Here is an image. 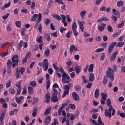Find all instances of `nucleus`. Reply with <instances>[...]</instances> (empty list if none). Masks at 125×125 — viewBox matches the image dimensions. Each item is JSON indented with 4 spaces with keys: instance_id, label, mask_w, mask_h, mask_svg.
Instances as JSON below:
<instances>
[{
    "instance_id": "obj_6",
    "label": "nucleus",
    "mask_w": 125,
    "mask_h": 125,
    "mask_svg": "<svg viewBox=\"0 0 125 125\" xmlns=\"http://www.w3.org/2000/svg\"><path fill=\"white\" fill-rule=\"evenodd\" d=\"M107 76L111 81H114V70H113L111 67L108 68V71L107 72Z\"/></svg>"
},
{
    "instance_id": "obj_16",
    "label": "nucleus",
    "mask_w": 125,
    "mask_h": 125,
    "mask_svg": "<svg viewBox=\"0 0 125 125\" xmlns=\"http://www.w3.org/2000/svg\"><path fill=\"white\" fill-rule=\"evenodd\" d=\"M45 98L46 99L45 101L46 103H49V102H50V98H51L50 94H49V93H47L45 94Z\"/></svg>"
},
{
    "instance_id": "obj_57",
    "label": "nucleus",
    "mask_w": 125,
    "mask_h": 125,
    "mask_svg": "<svg viewBox=\"0 0 125 125\" xmlns=\"http://www.w3.org/2000/svg\"><path fill=\"white\" fill-rule=\"evenodd\" d=\"M20 72H21V74L23 75L25 72V68L21 67L20 68Z\"/></svg>"
},
{
    "instance_id": "obj_39",
    "label": "nucleus",
    "mask_w": 125,
    "mask_h": 125,
    "mask_svg": "<svg viewBox=\"0 0 125 125\" xmlns=\"http://www.w3.org/2000/svg\"><path fill=\"white\" fill-rule=\"evenodd\" d=\"M50 55V51L49 49H46L44 52V56H49Z\"/></svg>"
},
{
    "instance_id": "obj_23",
    "label": "nucleus",
    "mask_w": 125,
    "mask_h": 125,
    "mask_svg": "<svg viewBox=\"0 0 125 125\" xmlns=\"http://www.w3.org/2000/svg\"><path fill=\"white\" fill-rule=\"evenodd\" d=\"M89 80L90 82H93L94 81V74L93 73H89Z\"/></svg>"
},
{
    "instance_id": "obj_24",
    "label": "nucleus",
    "mask_w": 125,
    "mask_h": 125,
    "mask_svg": "<svg viewBox=\"0 0 125 125\" xmlns=\"http://www.w3.org/2000/svg\"><path fill=\"white\" fill-rule=\"evenodd\" d=\"M20 73V71L19 70V69L16 68V78L17 79H20L21 78V76L19 75V74Z\"/></svg>"
},
{
    "instance_id": "obj_15",
    "label": "nucleus",
    "mask_w": 125,
    "mask_h": 125,
    "mask_svg": "<svg viewBox=\"0 0 125 125\" xmlns=\"http://www.w3.org/2000/svg\"><path fill=\"white\" fill-rule=\"evenodd\" d=\"M37 113H38V107L35 106L33 109L32 117L33 118L37 117Z\"/></svg>"
},
{
    "instance_id": "obj_8",
    "label": "nucleus",
    "mask_w": 125,
    "mask_h": 125,
    "mask_svg": "<svg viewBox=\"0 0 125 125\" xmlns=\"http://www.w3.org/2000/svg\"><path fill=\"white\" fill-rule=\"evenodd\" d=\"M77 22H74L72 26V30L73 32L74 36H78V35H79V33L77 32Z\"/></svg>"
},
{
    "instance_id": "obj_56",
    "label": "nucleus",
    "mask_w": 125,
    "mask_h": 125,
    "mask_svg": "<svg viewBox=\"0 0 125 125\" xmlns=\"http://www.w3.org/2000/svg\"><path fill=\"white\" fill-rule=\"evenodd\" d=\"M82 81L84 83H88V81H86L85 77L84 76L82 75Z\"/></svg>"
},
{
    "instance_id": "obj_41",
    "label": "nucleus",
    "mask_w": 125,
    "mask_h": 125,
    "mask_svg": "<svg viewBox=\"0 0 125 125\" xmlns=\"http://www.w3.org/2000/svg\"><path fill=\"white\" fill-rule=\"evenodd\" d=\"M37 41L38 43H42V36H39V37L37 39Z\"/></svg>"
},
{
    "instance_id": "obj_26",
    "label": "nucleus",
    "mask_w": 125,
    "mask_h": 125,
    "mask_svg": "<svg viewBox=\"0 0 125 125\" xmlns=\"http://www.w3.org/2000/svg\"><path fill=\"white\" fill-rule=\"evenodd\" d=\"M85 14H86V11H82L80 12L81 18L83 20L84 19V16H85Z\"/></svg>"
},
{
    "instance_id": "obj_32",
    "label": "nucleus",
    "mask_w": 125,
    "mask_h": 125,
    "mask_svg": "<svg viewBox=\"0 0 125 125\" xmlns=\"http://www.w3.org/2000/svg\"><path fill=\"white\" fill-rule=\"evenodd\" d=\"M52 17H53V18H55V19H57V20H61V19H62L60 16L55 14L52 15Z\"/></svg>"
},
{
    "instance_id": "obj_37",
    "label": "nucleus",
    "mask_w": 125,
    "mask_h": 125,
    "mask_svg": "<svg viewBox=\"0 0 125 125\" xmlns=\"http://www.w3.org/2000/svg\"><path fill=\"white\" fill-rule=\"evenodd\" d=\"M7 65L8 69H11V66H12V62H11L10 60H8Z\"/></svg>"
},
{
    "instance_id": "obj_34",
    "label": "nucleus",
    "mask_w": 125,
    "mask_h": 125,
    "mask_svg": "<svg viewBox=\"0 0 125 125\" xmlns=\"http://www.w3.org/2000/svg\"><path fill=\"white\" fill-rule=\"evenodd\" d=\"M30 85L32 87H36L37 86V82L35 81H32L30 83Z\"/></svg>"
},
{
    "instance_id": "obj_49",
    "label": "nucleus",
    "mask_w": 125,
    "mask_h": 125,
    "mask_svg": "<svg viewBox=\"0 0 125 125\" xmlns=\"http://www.w3.org/2000/svg\"><path fill=\"white\" fill-rule=\"evenodd\" d=\"M58 71H59V72H60V73L62 74V75L66 74V73L64 71V69H63V68H62V67H60V68H59Z\"/></svg>"
},
{
    "instance_id": "obj_45",
    "label": "nucleus",
    "mask_w": 125,
    "mask_h": 125,
    "mask_svg": "<svg viewBox=\"0 0 125 125\" xmlns=\"http://www.w3.org/2000/svg\"><path fill=\"white\" fill-rule=\"evenodd\" d=\"M117 5L118 7H121V6L124 5V2H123V1H119L117 2Z\"/></svg>"
},
{
    "instance_id": "obj_25",
    "label": "nucleus",
    "mask_w": 125,
    "mask_h": 125,
    "mask_svg": "<svg viewBox=\"0 0 125 125\" xmlns=\"http://www.w3.org/2000/svg\"><path fill=\"white\" fill-rule=\"evenodd\" d=\"M49 65L48 60L47 59H44L42 63V66H46Z\"/></svg>"
},
{
    "instance_id": "obj_28",
    "label": "nucleus",
    "mask_w": 125,
    "mask_h": 125,
    "mask_svg": "<svg viewBox=\"0 0 125 125\" xmlns=\"http://www.w3.org/2000/svg\"><path fill=\"white\" fill-rule=\"evenodd\" d=\"M102 96V99L105 100L107 99V97H108V94L106 93H102L101 94Z\"/></svg>"
},
{
    "instance_id": "obj_43",
    "label": "nucleus",
    "mask_w": 125,
    "mask_h": 125,
    "mask_svg": "<svg viewBox=\"0 0 125 125\" xmlns=\"http://www.w3.org/2000/svg\"><path fill=\"white\" fill-rule=\"evenodd\" d=\"M15 25L17 28H20L21 27V21H16L15 22Z\"/></svg>"
},
{
    "instance_id": "obj_38",
    "label": "nucleus",
    "mask_w": 125,
    "mask_h": 125,
    "mask_svg": "<svg viewBox=\"0 0 125 125\" xmlns=\"http://www.w3.org/2000/svg\"><path fill=\"white\" fill-rule=\"evenodd\" d=\"M28 89L29 94H33V93H34V88H33L32 87L29 86Z\"/></svg>"
},
{
    "instance_id": "obj_58",
    "label": "nucleus",
    "mask_w": 125,
    "mask_h": 125,
    "mask_svg": "<svg viewBox=\"0 0 125 125\" xmlns=\"http://www.w3.org/2000/svg\"><path fill=\"white\" fill-rule=\"evenodd\" d=\"M94 39L93 38H89V39L88 38H87L85 39V42H92V41H93Z\"/></svg>"
},
{
    "instance_id": "obj_35",
    "label": "nucleus",
    "mask_w": 125,
    "mask_h": 125,
    "mask_svg": "<svg viewBox=\"0 0 125 125\" xmlns=\"http://www.w3.org/2000/svg\"><path fill=\"white\" fill-rule=\"evenodd\" d=\"M94 68V66L93 65V64H91L89 65V68L88 69V72L92 73V72H93V69Z\"/></svg>"
},
{
    "instance_id": "obj_54",
    "label": "nucleus",
    "mask_w": 125,
    "mask_h": 125,
    "mask_svg": "<svg viewBox=\"0 0 125 125\" xmlns=\"http://www.w3.org/2000/svg\"><path fill=\"white\" fill-rule=\"evenodd\" d=\"M118 115H119V116H120V117H121V118H125V114L124 113H120V111H118L117 112Z\"/></svg>"
},
{
    "instance_id": "obj_60",
    "label": "nucleus",
    "mask_w": 125,
    "mask_h": 125,
    "mask_svg": "<svg viewBox=\"0 0 125 125\" xmlns=\"http://www.w3.org/2000/svg\"><path fill=\"white\" fill-rule=\"evenodd\" d=\"M48 73L49 74V75H52V74H53V70L52 68H49L48 70Z\"/></svg>"
},
{
    "instance_id": "obj_51",
    "label": "nucleus",
    "mask_w": 125,
    "mask_h": 125,
    "mask_svg": "<svg viewBox=\"0 0 125 125\" xmlns=\"http://www.w3.org/2000/svg\"><path fill=\"white\" fill-rule=\"evenodd\" d=\"M104 49L105 48H98L95 50V52H97V53H98L99 52H101L102 51H104Z\"/></svg>"
},
{
    "instance_id": "obj_44",
    "label": "nucleus",
    "mask_w": 125,
    "mask_h": 125,
    "mask_svg": "<svg viewBox=\"0 0 125 125\" xmlns=\"http://www.w3.org/2000/svg\"><path fill=\"white\" fill-rule=\"evenodd\" d=\"M108 82V80L107 79V76H104V80L103 81V83L104 84V85H106L107 84V83Z\"/></svg>"
},
{
    "instance_id": "obj_19",
    "label": "nucleus",
    "mask_w": 125,
    "mask_h": 125,
    "mask_svg": "<svg viewBox=\"0 0 125 125\" xmlns=\"http://www.w3.org/2000/svg\"><path fill=\"white\" fill-rule=\"evenodd\" d=\"M23 44H24V41L21 40L18 44L17 48L20 50L22 48V46H23Z\"/></svg>"
},
{
    "instance_id": "obj_61",
    "label": "nucleus",
    "mask_w": 125,
    "mask_h": 125,
    "mask_svg": "<svg viewBox=\"0 0 125 125\" xmlns=\"http://www.w3.org/2000/svg\"><path fill=\"white\" fill-rule=\"evenodd\" d=\"M91 122L93 123L95 125H99V123L96 122V121L92 119H90Z\"/></svg>"
},
{
    "instance_id": "obj_30",
    "label": "nucleus",
    "mask_w": 125,
    "mask_h": 125,
    "mask_svg": "<svg viewBox=\"0 0 125 125\" xmlns=\"http://www.w3.org/2000/svg\"><path fill=\"white\" fill-rule=\"evenodd\" d=\"M59 90L60 91H61V90H60V89H57L56 88H54L53 89V92L54 94H55V95H59L60 93L59 92Z\"/></svg>"
},
{
    "instance_id": "obj_42",
    "label": "nucleus",
    "mask_w": 125,
    "mask_h": 125,
    "mask_svg": "<svg viewBox=\"0 0 125 125\" xmlns=\"http://www.w3.org/2000/svg\"><path fill=\"white\" fill-rule=\"evenodd\" d=\"M44 22L46 26H47L50 23V19L48 18L45 19Z\"/></svg>"
},
{
    "instance_id": "obj_47",
    "label": "nucleus",
    "mask_w": 125,
    "mask_h": 125,
    "mask_svg": "<svg viewBox=\"0 0 125 125\" xmlns=\"http://www.w3.org/2000/svg\"><path fill=\"white\" fill-rule=\"evenodd\" d=\"M98 122L99 125H104V123L102 122L101 121V117H100V116L98 117Z\"/></svg>"
},
{
    "instance_id": "obj_20",
    "label": "nucleus",
    "mask_w": 125,
    "mask_h": 125,
    "mask_svg": "<svg viewBox=\"0 0 125 125\" xmlns=\"http://www.w3.org/2000/svg\"><path fill=\"white\" fill-rule=\"evenodd\" d=\"M39 103V98L36 97H33V101L31 104V105H37Z\"/></svg>"
},
{
    "instance_id": "obj_1",
    "label": "nucleus",
    "mask_w": 125,
    "mask_h": 125,
    "mask_svg": "<svg viewBox=\"0 0 125 125\" xmlns=\"http://www.w3.org/2000/svg\"><path fill=\"white\" fill-rule=\"evenodd\" d=\"M116 114V110L113 108L112 105L109 106V109H105V116L108 118H111L112 116H114Z\"/></svg>"
},
{
    "instance_id": "obj_10",
    "label": "nucleus",
    "mask_w": 125,
    "mask_h": 125,
    "mask_svg": "<svg viewBox=\"0 0 125 125\" xmlns=\"http://www.w3.org/2000/svg\"><path fill=\"white\" fill-rule=\"evenodd\" d=\"M72 97L75 101H80V96L76 92L72 93Z\"/></svg>"
},
{
    "instance_id": "obj_27",
    "label": "nucleus",
    "mask_w": 125,
    "mask_h": 125,
    "mask_svg": "<svg viewBox=\"0 0 125 125\" xmlns=\"http://www.w3.org/2000/svg\"><path fill=\"white\" fill-rule=\"evenodd\" d=\"M9 44V42L6 41L5 43H3L0 44V48H3V47H5Z\"/></svg>"
},
{
    "instance_id": "obj_11",
    "label": "nucleus",
    "mask_w": 125,
    "mask_h": 125,
    "mask_svg": "<svg viewBox=\"0 0 125 125\" xmlns=\"http://www.w3.org/2000/svg\"><path fill=\"white\" fill-rule=\"evenodd\" d=\"M84 24H85L84 23V21H81L78 22V24L79 26V28L81 31V32H84Z\"/></svg>"
},
{
    "instance_id": "obj_29",
    "label": "nucleus",
    "mask_w": 125,
    "mask_h": 125,
    "mask_svg": "<svg viewBox=\"0 0 125 125\" xmlns=\"http://www.w3.org/2000/svg\"><path fill=\"white\" fill-rule=\"evenodd\" d=\"M95 98H98L99 97V89H96L94 93Z\"/></svg>"
},
{
    "instance_id": "obj_13",
    "label": "nucleus",
    "mask_w": 125,
    "mask_h": 125,
    "mask_svg": "<svg viewBox=\"0 0 125 125\" xmlns=\"http://www.w3.org/2000/svg\"><path fill=\"white\" fill-rule=\"evenodd\" d=\"M51 100L52 102H58V98L57 97V96H56L54 93L52 94V96L51 98Z\"/></svg>"
},
{
    "instance_id": "obj_31",
    "label": "nucleus",
    "mask_w": 125,
    "mask_h": 125,
    "mask_svg": "<svg viewBox=\"0 0 125 125\" xmlns=\"http://www.w3.org/2000/svg\"><path fill=\"white\" fill-rule=\"evenodd\" d=\"M11 4V3L10 2H9L8 3L5 4L4 6H2L1 8V10H4V9H5V8H7L9 7V6H10Z\"/></svg>"
},
{
    "instance_id": "obj_22",
    "label": "nucleus",
    "mask_w": 125,
    "mask_h": 125,
    "mask_svg": "<svg viewBox=\"0 0 125 125\" xmlns=\"http://www.w3.org/2000/svg\"><path fill=\"white\" fill-rule=\"evenodd\" d=\"M74 69L76 74H79V73L81 72L82 67H81V66H76L75 67Z\"/></svg>"
},
{
    "instance_id": "obj_33",
    "label": "nucleus",
    "mask_w": 125,
    "mask_h": 125,
    "mask_svg": "<svg viewBox=\"0 0 125 125\" xmlns=\"http://www.w3.org/2000/svg\"><path fill=\"white\" fill-rule=\"evenodd\" d=\"M50 111H51V107L47 108L44 113L45 116H48V115H49L50 113Z\"/></svg>"
},
{
    "instance_id": "obj_46",
    "label": "nucleus",
    "mask_w": 125,
    "mask_h": 125,
    "mask_svg": "<svg viewBox=\"0 0 125 125\" xmlns=\"http://www.w3.org/2000/svg\"><path fill=\"white\" fill-rule=\"evenodd\" d=\"M69 107L72 110H75L76 109V105L74 104H69Z\"/></svg>"
},
{
    "instance_id": "obj_36",
    "label": "nucleus",
    "mask_w": 125,
    "mask_h": 125,
    "mask_svg": "<svg viewBox=\"0 0 125 125\" xmlns=\"http://www.w3.org/2000/svg\"><path fill=\"white\" fill-rule=\"evenodd\" d=\"M4 117H5V113L4 112H3L0 116V122L3 121V120L4 119Z\"/></svg>"
},
{
    "instance_id": "obj_21",
    "label": "nucleus",
    "mask_w": 125,
    "mask_h": 125,
    "mask_svg": "<svg viewBox=\"0 0 125 125\" xmlns=\"http://www.w3.org/2000/svg\"><path fill=\"white\" fill-rule=\"evenodd\" d=\"M117 55H118V52L116 51L111 56L110 60L113 61L116 59V57H117Z\"/></svg>"
},
{
    "instance_id": "obj_50",
    "label": "nucleus",
    "mask_w": 125,
    "mask_h": 125,
    "mask_svg": "<svg viewBox=\"0 0 125 125\" xmlns=\"http://www.w3.org/2000/svg\"><path fill=\"white\" fill-rule=\"evenodd\" d=\"M107 104V106L110 107L111 106L110 105L112 104V102H111V99H108L106 100Z\"/></svg>"
},
{
    "instance_id": "obj_62",
    "label": "nucleus",
    "mask_w": 125,
    "mask_h": 125,
    "mask_svg": "<svg viewBox=\"0 0 125 125\" xmlns=\"http://www.w3.org/2000/svg\"><path fill=\"white\" fill-rule=\"evenodd\" d=\"M37 29L39 33H42V25L41 24H39Z\"/></svg>"
},
{
    "instance_id": "obj_63",
    "label": "nucleus",
    "mask_w": 125,
    "mask_h": 125,
    "mask_svg": "<svg viewBox=\"0 0 125 125\" xmlns=\"http://www.w3.org/2000/svg\"><path fill=\"white\" fill-rule=\"evenodd\" d=\"M20 92H21V88H18L17 89L16 95H19V94H20Z\"/></svg>"
},
{
    "instance_id": "obj_55",
    "label": "nucleus",
    "mask_w": 125,
    "mask_h": 125,
    "mask_svg": "<svg viewBox=\"0 0 125 125\" xmlns=\"http://www.w3.org/2000/svg\"><path fill=\"white\" fill-rule=\"evenodd\" d=\"M9 91L11 94H14L15 93V91L14 90V89L12 88H10L9 90Z\"/></svg>"
},
{
    "instance_id": "obj_59",
    "label": "nucleus",
    "mask_w": 125,
    "mask_h": 125,
    "mask_svg": "<svg viewBox=\"0 0 125 125\" xmlns=\"http://www.w3.org/2000/svg\"><path fill=\"white\" fill-rule=\"evenodd\" d=\"M73 34V32L72 31H69L67 34L66 35V38H70V36H71V35H72Z\"/></svg>"
},
{
    "instance_id": "obj_48",
    "label": "nucleus",
    "mask_w": 125,
    "mask_h": 125,
    "mask_svg": "<svg viewBox=\"0 0 125 125\" xmlns=\"http://www.w3.org/2000/svg\"><path fill=\"white\" fill-rule=\"evenodd\" d=\"M16 86L18 88H21V81H19L16 84Z\"/></svg>"
},
{
    "instance_id": "obj_2",
    "label": "nucleus",
    "mask_w": 125,
    "mask_h": 125,
    "mask_svg": "<svg viewBox=\"0 0 125 125\" xmlns=\"http://www.w3.org/2000/svg\"><path fill=\"white\" fill-rule=\"evenodd\" d=\"M12 68L14 69L15 67L18 66V63H19V59H18V55H13L12 57Z\"/></svg>"
},
{
    "instance_id": "obj_4",
    "label": "nucleus",
    "mask_w": 125,
    "mask_h": 125,
    "mask_svg": "<svg viewBox=\"0 0 125 125\" xmlns=\"http://www.w3.org/2000/svg\"><path fill=\"white\" fill-rule=\"evenodd\" d=\"M73 87V84L69 83L67 85L64 86V91L63 94L62 95V97H65L66 95L69 94V91H70V88H72Z\"/></svg>"
},
{
    "instance_id": "obj_5",
    "label": "nucleus",
    "mask_w": 125,
    "mask_h": 125,
    "mask_svg": "<svg viewBox=\"0 0 125 125\" xmlns=\"http://www.w3.org/2000/svg\"><path fill=\"white\" fill-rule=\"evenodd\" d=\"M62 82L63 83H70V79L71 77L67 74V73H64L62 75Z\"/></svg>"
},
{
    "instance_id": "obj_12",
    "label": "nucleus",
    "mask_w": 125,
    "mask_h": 125,
    "mask_svg": "<svg viewBox=\"0 0 125 125\" xmlns=\"http://www.w3.org/2000/svg\"><path fill=\"white\" fill-rule=\"evenodd\" d=\"M67 105H68V104L67 103H64L63 104L62 106H61L59 109H58V116H60L61 115V112H62V111L63 110V109H64L65 108V107H66V106H67Z\"/></svg>"
},
{
    "instance_id": "obj_40",
    "label": "nucleus",
    "mask_w": 125,
    "mask_h": 125,
    "mask_svg": "<svg viewBox=\"0 0 125 125\" xmlns=\"http://www.w3.org/2000/svg\"><path fill=\"white\" fill-rule=\"evenodd\" d=\"M11 80H9L6 83V88H9L11 86Z\"/></svg>"
},
{
    "instance_id": "obj_17",
    "label": "nucleus",
    "mask_w": 125,
    "mask_h": 125,
    "mask_svg": "<svg viewBox=\"0 0 125 125\" xmlns=\"http://www.w3.org/2000/svg\"><path fill=\"white\" fill-rule=\"evenodd\" d=\"M51 121V117L50 116H48L45 119V125H48L50 123V121Z\"/></svg>"
},
{
    "instance_id": "obj_53",
    "label": "nucleus",
    "mask_w": 125,
    "mask_h": 125,
    "mask_svg": "<svg viewBox=\"0 0 125 125\" xmlns=\"http://www.w3.org/2000/svg\"><path fill=\"white\" fill-rule=\"evenodd\" d=\"M124 25H125V21H123L121 23L118 25V28L120 29V28H122V27H124Z\"/></svg>"
},
{
    "instance_id": "obj_3",
    "label": "nucleus",
    "mask_w": 125,
    "mask_h": 125,
    "mask_svg": "<svg viewBox=\"0 0 125 125\" xmlns=\"http://www.w3.org/2000/svg\"><path fill=\"white\" fill-rule=\"evenodd\" d=\"M37 18H38L36 21L37 24H39V23L41 22V20H42V14H41V13H39V14H34L31 17V21H36V19H37Z\"/></svg>"
},
{
    "instance_id": "obj_14",
    "label": "nucleus",
    "mask_w": 125,
    "mask_h": 125,
    "mask_svg": "<svg viewBox=\"0 0 125 125\" xmlns=\"http://www.w3.org/2000/svg\"><path fill=\"white\" fill-rule=\"evenodd\" d=\"M74 51H78V48L76 47L74 45H71L70 47V55L73 54V52H74Z\"/></svg>"
},
{
    "instance_id": "obj_9",
    "label": "nucleus",
    "mask_w": 125,
    "mask_h": 125,
    "mask_svg": "<svg viewBox=\"0 0 125 125\" xmlns=\"http://www.w3.org/2000/svg\"><path fill=\"white\" fill-rule=\"evenodd\" d=\"M46 89H49V87H50V80L49 79V78H50V76L48 74H46Z\"/></svg>"
},
{
    "instance_id": "obj_7",
    "label": "nucleus",
    "mask_w": 125,
    "mask_h": 125,
    "mask_svg": "<svg viewBox=\"0 0 125 125\" xmlns=\"http://www.w3.org/2000/svg\"><path fill=\"white\" fill-rule=\"evenodd\" d=\"M116 44H117V42H112L109 45V48H108L109 54H111V53H112L113 50H114V47L116 46Z\"/></svg>"
},
{
    "instance_id": "obj_52",
    "label": "nucleus",
    "mask_w": 125,
    "mask_h": 125,
    "mask_svg": "<svg viewBox=\"0 0 125 125\" xmlns=\"http://www.w3.org/2000/svg\"><path fill=\"white\" fill-rule=\"evenodd\" d=\"M125 44L124 42H119L117 44L118 47H122Z\"/></svg>"
},
{
    "instance_id": "obj_64",
    "label": "nucleus",
    "mask_w": 125,
    "mask_h": 125,
    "mask_svg": "<svg viewBox=\"0 0 125 125\" xmlns=\"http://www.w3.org/2000/svg\"><path fill=\"white\" fill-rule=\"evenodd\" d=\"M57 124H58V121L56 119H54V122L52 123L51 125H56Z\"/></svg>"
},
{
    "instance_id": "obj_18",
    "label": "nucleus",
    "mask_w": 125,
    "mask_h": 125,
    "mask_svg": "<svg viewBox=\"0 0 125 125\" xmlns=\"http://www.w3.org/2000/svg\"><path fill=\"white\" fill-rule=\"evenodd\" d=\"M15 99H16V101L17 102V103H20V102L22 101V100L24 99V97L23 96H20L19 97H17V96H16L15 97Z\"/></svg>"
}]
</instances>
